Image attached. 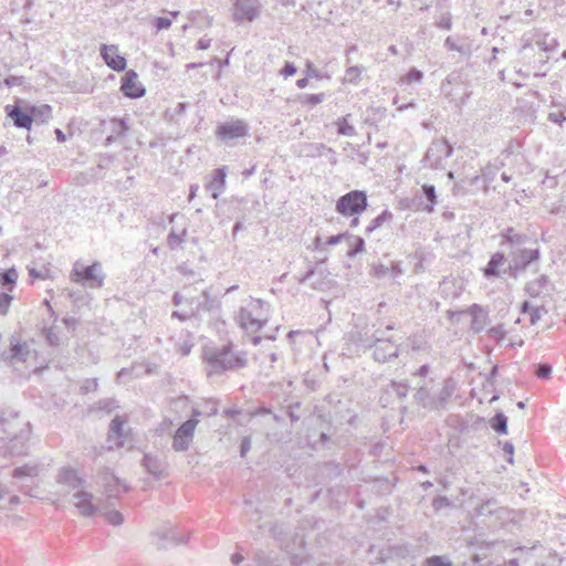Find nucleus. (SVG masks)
Returning a JSON list of instances; mask_svg holds the SVG:
<instances>
[{
	"label": "nucleus",
	"instance_id": "obj_1",
	"mask_svg": "<svg viewBox=\"0 0 566 566\" xmlns=\"http://www.w3.org/2000/svg\"><path fill=\"white\" fill-rule=\"evenodd\" d=\"M56 483L71 495L70 502L83 517H94L102 513V499L88 491L86 479L72 468H62L56 475Z\"/></svg>",
	"mask_w": 566,
	"mask_h": 566
},
{
	"label": "nucleus",
	"instance_id": "obj_2",
	"mask_svg": "<svg viewBox=\"0 0 566 566\" xmlns=\"http://www.w3.org/2000/svg\"><path fill=\"white\" fill-rule=\"evenodd\" d=\"M2 360L22 377H29L36 371V350L33 343L22 340L18 334L9 337V347L1 354Z\"/></svg>",
	"mask_w": 566,
	"mask_h": 566
},
{
	"label": "nucleus",
	"instance_id": "obj_3",
	"mask_svg": "<svg viewBox=\"0 0 566 566\" xmlns=\"http://www.w3.org/2000/svg\"><path fill=\"white\" fill-rule=\"evenodd\" d=\"M203 357L208 365V375L239 370L248 363L247 353L234 350L231 344L206 347Z\"/></svg>",
	"mask_w": 566,
	"mask_h": 566
},
{
	"label": "nucleus",
	"instance_id": "obj_4",
	"mask_svg": "<svg viewBox=\"0 0 566 566\" xmlns=\"http://www.w3.org/2000/svg\"><path fill=\"white\" fill-rule=\"evenodd\" d=\"M270 305L261 298L252 300L249 307H241L237 315V323L247 333L254 334L268 323Z\"/></svg>",
	"mask_w": 566,
	"mask_h": 566
},
{
	"label": "nucleus",
	"instance_id": "obj_5",
	"mask_svg": "<svg viewBox=\"0 0 566 566\" xmlns=\"http://www.w3.org/2000/svg\"><path fill=\"white\" fill-rule=\"evenodd\" d=\"M105 274L101 262L84 265L81 261L73 264L71 280L88 289H101L104 285Z\"/></svg>",
	"mask_w": 566,
	"mask_h": 566
},
{
	"label": "nucleus",
	"instance_id": "obj_6",
	"mask_svg": "<svg viewBox=\"0 0 566 566\" xmlns=\"http://www.w3.org/2000/svg\"><path fill=\"white\" fill-rule=\"evenodd\" d=\"M367 208L365 191L353 190L342 196L336 202V211L343 216L359 214Z\"/></svg>",
	"mask_w": 566,
	"mask_h": 566
},
{
	"label": "nucleus",
	"instance_id": "obj_7",
	"mask_svg": "<svg viewBox=\"0 0 566 566\" xmlns=\"http://www.w3.org/2000/svg\"><path fill=\"white\" fill-rule=\"evenodd\" d=\"M452 155V147L446 140H433L429 146L423 163L431 168L440 169L447 158Z\"/></svg>",
	"mask_w": 566,
	"mask_h": 566
},
{
	"label": "nucleus",
	"instance_id": "obj_8",
	"mask_svg": "<svg viewBox=\"0 0 566 566\" xmlns=\"http://www.w3.org/2000/svg\"><path fill=\"white\" fill-rule=\"evenodd\" d=\"M504 513V509L500 507L495 500H488L475 509L474 516L480 520L479 523L488 527H495Z\"/></svg>",
	"mask_w": 566,
	"mask_h": 566
},
{
	"label": "nucleus",
	"instance_id": "obj_9",
	"mask_svg": "<svg viewBox=\"0 0 566 566\" xmlns=\"http://www.w3.org/2000/svg\"><path fill=\"white\" fill-rule=\"evenodd\" d=\"M261 3L259 0H234L233 19L235 21L252 22L259 18Z\"/></svg>",
	"mask_w": 566,
	"mask_h": 566
},
{
	"label": "nucleus",
	"instance_id": "obj_10",
	"mask_svg": "<svg viewBox=\"0 0 566 566\" xmlns=\"http://www.w3.org/2000/svg\"><path fill=\"white\" fill-rule=\"evenodd\" d=\"M198 424V420L195 418H191L187 421H185L176 431L174 439H172V448L177 452L186 451L188 450L192 439L195 429Z\"/></svg>",
	"mask_w": 566,
	"mask_h": 566
},
{
	"label": "nucleus",
	"instance_id": "obj_11",
	"mask_svg": "<svg viewBox=\"0 0 566 566\" xmlns=\"http://www.w3.org/2000/svg\"><path fill=\"white\" fill-rule=\"evenodd\" d=\"M539 259L538 249H523L513 258L512 262L506 265L510 274L514 277L518 273L524 272L528 264Z\"/></svg>",
	"mask_w": 566,
	"mask_h": 566
},
{
	"label": "nucleus",
	"instance_id": "obj_12",
	"mask_svg": "<svg viewBox=\"0 0 566 566\" xmlns=\"http://www.w3.org/2000/svg\"><path fill=\"white\" fill-rule=\"evenodd\" d=\"M248 134V126L242 120L223 123L217 127L216 135L222 140H231Z\"/></svg>",
	"mask_w": 566,
	"mask_h": 566
},
{
	"label": "nucleus",
	"instance_id": "obj_13",
	"mask_svg": "<svg viewBox=\"0 0 566 566\" xmlns=\"http://www.w3.org/2000/svg\"><path fill=\"white\" fill-rule=\"evenodd\" d=\"M1 440L2 444L0 446V453H3L4 457L14 458L27 453V434L14 436L8 441H4L3 439Z\"/></svg>",
	"mask_w": 566,
	"mask_h": 566
},
{
	"label": "nucleus",
	"instance_id": "obj_14",
	"mask_svg": "<svg viewBox=\"0 0 566 566\" xmlns=\"http://www.w3.org/2000/svg\"><path fill=\"white\" fill-rule=\"evenodd\" d=\"M99 51L108 67L117 72L124 71L126 69V59L118 54L117 45L102 44Z\"/></svg>",
	"mask_w": 566,
	"mask_h": 566
},
{
	"label": "nucleus",
	"instance_id": "obj_15",
	"mask_svg": "<svg viewBox=\"0 0 566 566\" xmlns=\"http://www.w3.org/2000/svg\"><path fill=\"white\" fill-rule=\"evenodd\" d=\"M374 347V358L379 363H386L399 353V347L390 339L377 338Z\"/></svg>",
	"mask_w": 566,
	"mask_h": 566
},
{
	"label": "nucleus",
	"instance_id": "obj_16",
	"mask_svg": "<svg viewBox=\"0 0 566 566\" xmlns=\"http://www.w3.org/2000/svg\"><path fill=\"white\" fill-rule=\"evenodd\" d=\"M311 281V286L315 290L325 291L329 289L333 281L325 274L322 265H316L314 269L306 272L301 282Z\"/></svg>",
	"mask_w": 566,
	"mask_h": 566
},
{
	"label": "nucleus",
	"instance_id": "obj_17",
	"mask_svg": "<svg viewBox=\"0 0 566 566\" xmlns=\"http://www.w3.org/2000/svg\"><path fill=\"white\" fill-rule=\"evenodd\" d=\"M120 90L125 96L130 98H139L145 95V88L138 82V75L135 71H128L123 77Z\"/></svg>",
	"mask_w": 566,
	"mask_h": 566
},
{
	"label": "nucleus",
	"instance_id": "obj_18",
	"mask_svg": "<svg viewBox=\"0 0 566 566\" xmlns=\"http://www.w3.org/2000/svg\"><path fill=\"white\" fill-rule=\"evenodd\" d=\"M102 485L104 488L105 493L108 497H116L120 493L127 491V485L125 481L109 472L108 470H105L102 475Z\"/></svg>",
	"mask_w": 566,
	"mask_h": 566
},
{
	"label": "nucleus",
	"instance_id": "obj_19",
	"mask_svg": "<svg viewBox=\"0 0 566 566\" xmlns=\"http://www.w3.org/2000/svg\"><path fill=\"white\" fill-rule=\"evenodd\" d=\"M142 465L156 479H160L166 475L167 463L158 455L145 453Z\"/></svg>",
	"mask_w": 566,
	"mask_h": 566
},
{
	"label": "nucleus",
	"instance_id": "obj_20",
	"mask_svg": "<svg viewBox=\"0 0 566 566\" xmlns=\"http://www.w3.org/2000/svg\"><path fill=\"white\" fill-rule=\"evenodd\" d=\"M506 265V259L503 253L496 252L494 253L488 265L484 268L483 273L484 276L490 277H501L502 273L505 272L504 266Z\"/></svg>",
	"mask_w": 566,
	"mask_h": 566
},
{
	"label": "nucleus",
	"instance_id": "obj_21",
	"mask_svg": "<svg viewBox=\"0 0 566 566\" xmlns=\"http://www.w3.org/2000/svg\"><path fill=\"white\" fill-rule=\"evenodd\" d=\"M7 115L13 120V124L19 128H30L33 116L23 112L19 106L8 105L6 107Z\"/></svg>",
	"mask_w": 566,
	"mask_h": 566
},
{
	"label": "nucleus",
	"instance_id": "obj_22",
	"mask_svg": "<svg viewBox=\"0 0 566 566\" xmlns=\"http://www.w3.org/2000/svg\"><path fill=\"white\" fill-rule=\"evenodd\" d=\"M226 170L218 168L214 170L212 178L206 184V189L211 192L213 199H218L223 191L226 185Z\"/></svg>",
	"mask_w": 566,
	"mask_h": 566
},
{
	"label": "nucleus",
	"instance_id": "obj_23",
	"mask_svg": "<svg viewBox=\"0 0 566 566\" xmlns=\"http://www.w3.org/2000/svg\"><path fill=\"white\" fill-rule=\"evenodd\" d=\"M124 423L125 420L119 416H116L109 423L108 441H114V446L117 448L124 447V441L122 440L124 437Z\"/></svg>",
	"mask_w": 566,
	"mask_h": 566
},
{
	"label": "nucleus",
	"instance_id": "obj_24",
	"mask_svg": "<svg viewBox=\"0 0 566 566\" xmlns=\"http://www.w3.org/2000/svg\"><path fill=\"white\" fill-rule=\"evenodd\" d=\"M455 391V382L452 379H447L443 387L440 389L438 397L433 396L432 409H441L446 406L449 399Z\"/></svg>",
	"mask_w": 566,
	"mask_h": 566
},
{
	"label": "nucleus",
	"instance_id": "obj_25",
	"mask_svg": "<svg viewBox=\"0 0 566 566\" xmlns=\"http://www.w3.org/2000/svg\"><path fill=\"white\" fill-rule=\"evenodd\" d=\"M200 291V295L195 296V308L192 310V314L199 313L200 311H210L214 304V300L210 296L209 292L206 289H198Z\"/></svg>",
	"mask_w": 566,
	"mask_h": 566
},
{
	"label": "nucleus",
	"instance_id": "obj_26",
	"mask_svg": "<svg viewBox=\"0 0 566 566\" xmlns=\"http://www.w3.org/2000/svg\"><path fill=\"white\" fill-rule=\"evenodd\" d=\"M547 285L548 277L546 275H541L539 277L528 282L525 286V291L531 297H537L543 293Z\"/></svg>",
	"mask_w": 566,
	"mask_h": 566
},
{
	"label": "nucleus",
	"instance_id": "obj_27",
	"mask_svg": "<svg viewBox=\"0 0 566 566\" xmlns=\"http://www.w3.org/2000/svg\"><path fill=\"white\" fill-rule=\"evenodd\" d=\"M415 399L423 408L432 409L433 396L430 395V389L428 388L427 382L419 385L417 392L415 394Z\"/></svg>",
	"mask_w": 566,
	"mask_h": 566
},
{
	"label": "nucleus",
	"instance_id": "obj_28",
	"mask_svg": "<svg viewBox=\"0 0 566 566\" xmlns=\"http://www.w3.org/2000/svg\"><path fill=\"white\" fill-rule=\"evenodd\" d=\"M471 314L473 316L471 324L472 329L476 333L481 332L486 324V313L479 305H473Z\"/></svg>",
	"mask_w": 566,
	"mask_h": 566
},
{
	"label": "nucleus",
	"instance_id": "obj_29",
	"mask_svg": "<svg viewBox=\"0 0 566 566\" xmlns=\"http://www.w3.org/2000/svg\"><path fill=\"white\" fill-rule=\"evenodd\" d=\"M40 468L38 464H25L22 467H18L13 470V478L23 480L27 478H35L39 475Z\"/></svg>",
	"mask_w": 566,
	"mask_h": 566
},
{
	"label": "nucleus",
	"instance_id": "obj_30",
	"mask_svg": "<svg viewBox=\"0 0 566 566\" xmlns=\"http://www.w3.org/2000/svg\"><path fill=\"white\" fill-rule=\"evenodd\" d=\"M198 291V287L195 285L185 286L182 292H177L174 294V304L180 305L184 301L189 302L191 305L195 303L193 293Z\"/></svg>",
	"mask_w": 566,
	"mask_h": 566
},
{
	"label": "nucleus",
	"instance_id": "obj_31",
	"mask_svg": "<svg viewBox=\"0 0 566 566\" xmlns=\"http://www.w3.org/2000/svg\"><path fill=\"white\" fill-rule=\"evenodd\" d=\"M179 343L176 342L175 344L177 350L180 353L181 356L188 355L193 347V342L191 339L190 334L188 332L181 331L179 334Z\"/></svg>",
	"mask_w": 566,
	"mask_h": 566
},
{
	"label": "nucleus",
	"instance_id": "obj_32",
	"mask_svg": "<svg viewBox=\"0 0 566 566\" xmlns=\"http://www.w3.org/2000/svg\"><path fill=\"white\" fill-rule=\"evenodd\" d=\"M101 514L104 515L105 520L114 526H119L124 522L123 514L119 511L111 510L106 504H103V511Z\"/></svg>",
	"mask_w": 566,
	"mask_h": 566
},
{
	"label": "nucleus",
	"instance_id": "obj_33",
	"mask_svg": "<svg viewBox=\"0 0 566 566\" xmlns=\"http://www.w3.org/2000/svg\"><path fill=\"white\" fill-rule=\"evenodd\" d=\"M409 391V387L405 382L391 381L387 388L386 394L389 396H397L398 398H405Z\"/></svg>",
	"mask_w": 566,
	"mask_h": 566
},
{
	"label": "nucleus",
	"instance_id": "obj_34",
	"mask_svg": "<svg viewBox=\"0 0 566 566\" xmlns=\"http://www.w3.org/2000/svg\"><path fill=\"white\" fill-rule=\"evenodd\" d=\"M349 117H350V115H346V116L339 117L336 120L337 133L339 135H344V136H348V137L356 135V130H355L354 126L348 123Z\"/></svg>",
	"mask_w": 566,
	"mask_h": 566
},
{
	"label": "nucleus",
	"instance_id": "obj_35",
	"mask_svg": "<svg viewBox=\"0 0 566 566\" xmlns=\"http://www.w3.org/2000/svg\"><path fill=\"white\" fill-rule=\"evenodd\" d=\"M17 279L18 272L14 268H11L6 272H0V284L4 289L12 290Z\"/></svg>",
	"mask_w": 566,
	"mask_h": 566
},
{
	"label": "nucleus",
	"instance_id": "obj_36",
	"mask_svg": "<svg viewBox=\"0 0 566 566\" xmlns=\"http://www.w3.org/2000/svg\"><path fill=\"white\" fill-rule=\"evenodd\" d=\"M491 427L499 433H506L507 430V418L504 413H496L491 420Z\"/></svg>",
	"mask_w": 566,
	"mask_h": 566
},
{
	"label": "nucleus",
	"instance_id": "obj_37",
	"mask_svg": "<svg viewBox=\"0 0 566 566\" xmlns=\"http://www.w3.org/2000/svg\"><path fill=\"white\" fill-rule=\"evenodd\" d=\"M392 214L388 210L382 211L379 216L373 219L369 226L366 228V232H373L377 228L381 227L386 221L391 220Z\"/></svg>",
	"mask_w": 566,
	"mask_h": 566
},
{
	"label": "nucleus",
	"instance_id": "obj_38",
	"mask_svg": "<svg viewBox=\"0 0 566 566\" xmlns=\"http://www.w3.org/2000/svg\"><path fill=\"white\" fill-rule=\"evenodd\" d=\"M422 191H423V195L424 197L427 198V200L429 201V205L426 206V210L431 212L433 210V206L436 205L437 202V195H436V189L433 186L431 185H423L422 186Z\"/></svg>",
	"mask_w": 566,
	"mask_h": 566
},
{
	"label": "nucleus",
	"instance_id": "obj_39",
	"mask_svg": "<svg viewBox=\"0 0 566 566\" xmlns=\"http://www.w3.org/2000/svg\"><path fill=\"white\" fill-rule=\"evenodd\" d=\"M452 562L447 556H431L424 559L422 566H452Z\"/></svg>",
	"mask_w": 566,
	"mask_h": 566
},
{
	"label": "nucleus",
	"instance_id": "obj_40",
	"mask_svg": "<svg viewBox=\"0 0 566 566\" xmlns=\"http://www.w3.org/2000/svg\"><path fill=\"white\" fill-rule=\"evenodd\" d=\"M31 112L33 119H41V122H45L48 118L51 117V107L49 105L32 107Z\"/></svg>",
	"mask_w": 566,
	"mask_h": 566
},
{
	"label": "nucleus",
	"instance_id": "obj_41",
	"mask_svg": "<svg viewBox=\"0 0 566 566\" xmlns=\"http://www.w3.org/2000/svg\"><path fill=\"white\" fill-rule=\"evenodd\" d=\"M111 125H112V134L115 135V136H123L126 134V132L128 130V125L126 123L125 119H112L111 122Z\"/></svg>",
	"mask_w": 566,
	"mask_h": 566
},
{
	"label": "nucleus",
	"instance_id": "obj_42",
	"mask_svg": "<svg viewBox=\"0 0 566 566\" xmlns=\"http://www.w3.org/2000/svg\"><path fill=\"white\" fill-rule=\"evenodd\" d=\"M422 77V72L413 67L403 77H401V83L407 85L411 83H420Z\"/></svg>",
	"mask_w": 566,
	"mask_h": 566
},
{
	"label": "nucleus",
	"instance_id": "obj_43",
	"mask_svg": "<svg viewBox=\"0 0 566 566\" xmlns=\"http://www.w3.org/2000/svg\"><path fill=\"white\" fill-rule=\"evenodd\" d=\"M363 72L361 66H350L345 72V81L349 83H357Z\"/></svg>",
	"mask_w": 566,
	"mask_h": 566
},
{
	"label": "nucleus",
	"instance_id": "obj_44",
	"mask_svg": "<svg viewBox=\"0 0 566 566\" xmlns=\"http://www.w3.org/2000/svg\"><path fill=\"white\" fill-rule=\"evenodd\" d=\"M186 233H187L186 229L182 230L181 234H177L175 231H171L167 238L168 245L171 249L176 248L178 244H180L185 240L184 238H185Z\"/></svg>",
	"mask_w": 566,
	"mask_h": 566
},
{
	"label": "nucleus",
	"instance_id": "obj_45",
	"mask_svg": "<svg viewBox=\"0 0 566 566\" xmlns=\"http://www.w3.org/2000/svg\"><path fill=\"white\" fill-rule=\"evenodd\" d=\"M12 296L8 293H0V315L4 316L8 314Z\"/></svg>",
	"mask_w": 566,
	"mask_h": 566
},
{
	"label": "nucleus",
	"instance_id": "obj_46",
	"mask_svg": "<svg viewBox=\"0 0 566 566\" xmlns=\"http://www.w3.org/2000/svg\"><path fill=\"white\" fill-rule=\"evenodd\" d=\"M161 538L166 539L172 544L181 543V539L177 536L175 530L172 527H168L161 533Z\"/></svg>",
	"mask_w": 566,
	"mask_h": 566
},
{
	"label": "nucleus",
	"instance_id": "obj_47",
	"mask_svg": "<svg viewBox=\"0 0 566 566\" xmlns=\"http://www.w3.org/2000/svg\"><path fill=\"white\" fill-rule=\"evenodd\" d=\"M552 366L548 364H539L536 369V376L539 378H549Z\"/></svg>",
	"mask_w": 566,
	"mask_h": 566
},
{
	"label": "nucleus",
	"instance_id": "obj_48",
	"mask_svg": "<svg viewBox=\"0 0 566 566\" xmlns=\"http://www.w3.org/2000/svg\"><path fill=\"white\" fill-rule=\"evenodd\" d=\"M46 339L52 346H59L61 344V337L53 328L48 329Z\"/></svg>",
	"mask_w": 566,
	"mask_h": 566
},
{
	"label": "nucleus",
	"instance_id": "obj_49",
	"mask_svg": "<svg viewBox=\"0 0 566 566\" xmlns=\"http://www.w3.org/2000/svg\"><path fill=\"white\" fill-rule=\"evenodd\" d=\"M438 28L450 30L452 25L451 15L450 13H444L440 17L439 21L437 22Z\"/></svg>",
	"mask_w": 566,
	"mask_h": 566
},
{
	"label": "nucleus",
	"instance_id": "obj_50",
	"mask_svg": "<svg viewBox=\"0 0 566 566\" xmlns=\"http://www.w3.org/2000/svg\"><path fill=\"white\" fill-rule=\"evenodd\" d=\"M155 25L157 28V30H165V29H168L170 28L171 25V20L166 18V17H159L155 20Z\"/></svg>",
	"mask_w": 566,
	"mask_h": 566
},
{
	"label": "nucleus",
	"instance_id": "obj_51",
	"mask_svg": "<svg viewBox=\"0 0 566 566\" xmlns=\"http://www.w3.org/2000/svg\"><path fill=\"white\" fill-rule=\"evenodd\" d=\"M251 449V440L249 437H244L241 441V446H240V454L242 458H244L247 455V453L250 451Z\"/></svg>",
	"mask_w": 566,
	"mask_h": 566
},
{
	"label": "nucleus",
	"instance_id": "obj_52",
	"mask_svg": "<svg viewBox=\"0 0 566 566\" xmlns=\"http://www.w3.org/2000/svg\"><path fill=\"white\" fill-rule=\"evenodd\" d=\"M325 95L323 93L319 94H311L306 96V102L311 105L319 104L324 101Z\"/></svg>",
	"mask_w": 566,
	"mask_h": 566
},
{
	"label": "nucleus",
	"instance_id": "obj_53",
	"mask_svg": "<svg viewBox=\"0 0 566 566\" xmlns=\"http://www.w3.org/2000/svg\"><path fill=\"white\" fill-rule=\"evenodd\" d=\"M281 73L284 77L292 76L296 73V67L293 63L286 62Z\"/></svg>",
	"mask_w": 566,
	"mask_h": 566
},
{
	"label": "nucleus",
	"instance_id": "obj_54",
	"mask_svg": "<svg viewBox=\"0 0 566 566\" xmlns=\"http://www.w3.org/2000/svg\"><path fill=\"white\" fill-rule=\"evenodd\" d=\"M23 83V77L21 76H9L4 80V84L7 86H18V85H21Z\"/></svg>",
	"mask_w": 566,
	"mask_h": 566
},
{
	"label": "nucleus",
	"instance_id": "obj_55",
	"mask_svg": "<svg viewBox=\"0 0 566 566\" xmlns=\"http://www.w3.org/2000/svg\"><path fill=\"white\" fill-rule=\"evenodd\" d=\"M306 77H319L318 70L313 65L312 62L306 63Z\"/></svg>",
	"mask_w": 566,
	"mask_h": 566
},
{
	"label": "nucleus",
	"instance_id": "obj_56",
	"mask_svg": "<svg viewBox=\"0 0 566 566\" xmlns=\"http://www.w3.org/2000/svg\"><path fill=\"white\" fill-rule=\"evenodd\" d=\"M444 46L449 50V51H458V52H461L462 49L461 46H459L450 36H448L444 41Z\"/></svg>",
	"mask_w": 566,
	"mask_h": 566
},
{
	"label": "nucleus",
	"instance_id": "obj_57",
	"mask_svg": "<svg viewBox=\"0 0 566 566\" xmlns=\"http://www.w3.org/2000/svg\"><path fill=\"white\" fill-rule=\"evenodd\" d=\"M254 562L256 563L258 566H266L265 554L262 551L256 552L254 555Z\"/></svg>",
	"mask_w": 566,
	"mask_h": 566
},
{
	"label": "nucleus",
	"instance_id": "obj_58",
	"mask_svg": "<svg viewBox=\"0 0 566 566\" xmlns=\"http://www.w3.org/2000/svg\"><path fill=\"white\" fill-rule=\"evenodd\" d=\"M389 272H390V269L382 264L375 268V273L379 277L386 276L387 274H389Z\"/></svg>",
	"mask_w": 566,
	"mask_h": 566
},
{
	"label": "nucleus",
	"instance_id": "obj_59",
	"mask_svg": "<svg viewBox=\"0 0 566 566\" xmlns=\"http://www.w3.org/2000/svg\"><path fill=\"white\" fill-rule=\"evenodd\" d=\"M210 44H211V39L201 38L197 43V49L207 50L210 48Z\"/></svg>",
	"mask_w": 566,
	"mask_h": 566
},
{
	"label": "nucleus",
	"instance_id": "obj_60",
	"mask_svg": "<svg viewBox=\"0 0 566 566\" xmlns=\"http://www.w3.org/2000/svg\"><path fill=\"white\" fill-rule=\"evenodd\" d=\"M415 256L419 260L418 263L416 264V271H422L423 270V265H422V260H423V251H419L417 250L416 253H415Z\"/></svg>",
	"mask_w": 566,
	"mask_h": 566
},
{
	"label": "nucleus",
	"instance_id": "obj_61",
	"mask_svg": "<svg viewBox=\"0 0 566 566\" xmlns=\"http://www.w3.org/2000/svg\"><path fill=\"white\" fill-rule=\"evenodd\" d=\"M539 318H541L539 310H538V308H535V310L532 312V314H531L530 322H531V324H532V325H535Z\"/></svg>",
	"mask_w": 566,
	"mask_h": 566
},
{
	"label": "nucleus",
	"instance_id": "obj_62",
	"mask_svg": "<svg viewBox=\"0 0 566 566\" xmlns=\"http://www.w3.org/2000/svg\"><path fill=\"white\" fill-rule=\"evenodd\" d=\"M343 237H344V234L332 235V237L328 238L327 244H329V245L337 244V243L340 242Z\"/></svg>",
	"mask_w": 566,
	"mask_h": 566
},
{
	"label": "nucleus",
	"instance_id": "obj_63",
	"mask_svg": "<svg viewBox=\"0 0 566 566\" xmlns=\"http://www.w3.org/2000/svg\"><path fill=\"white\" fill-rule=\"evenodd\" d=\"M549 119L555 123H563L566 120V117L563 114H549Z\"/></svg>",
	"mask_w": 566,
	"mask_h": 566
},
{
	"label": "nucleus",
	"instance_id": "obj_64",
	"mask_svg": "<svg viewBox=\"0 0 566 566\" xmlns=\"http://www.w3.org/2000/svg\"><path fill=\"white\" fill-rule=\"evenodd\" d=\"M490 333L495 337H502L504 335L502 326L492 327Z\"/></svg>",
	"mask_w": 566,
	"mask_h": 566
}]
</instances>
